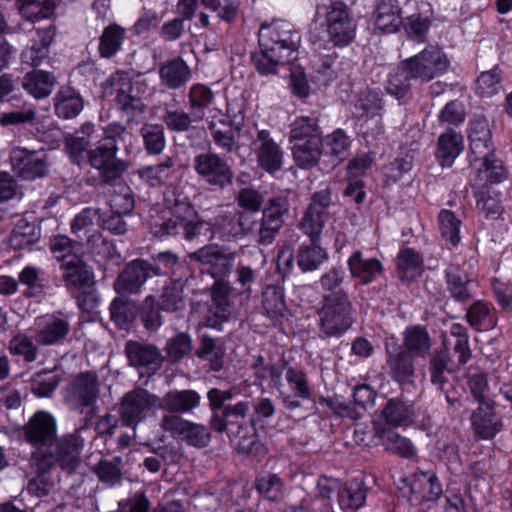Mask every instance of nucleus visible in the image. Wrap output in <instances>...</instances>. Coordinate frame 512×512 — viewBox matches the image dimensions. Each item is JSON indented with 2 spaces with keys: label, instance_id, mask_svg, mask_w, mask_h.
<instances>
[{
  "label": "nucleus",
  "instance_id": "f257e3e1",
  "mask_svg": "<svg viewBox=\"0 0 512 512\" xmlns=\"http://www.w3.org/2000/svg\"><path fill=\"white\" fill-rule=\"evenodd\" d=\"M57 427L56 418L50 412L40 410L23 426L22 437L34 449L33 458L39 461L41 469L58 464L63 469L73 471L80 463L88 420L62 436L57 435Z\"/></svg>",
  "mask_w": 512,
  "mask_h": 512
},
{
  "label": "nucleus",
  "instance_id": "f03ea898",
  "mask_svg": "<svg viewBox=\"0 0 512 512\" xmlns=\"http://www.w3.org/2000/svg\"><path fill=\"white\" fill-rule=\"evenodd\" d=\"M258 42L260 51L251 54L255 69L263 76L275 75L279 66L296 60L301 35L292 23L276 20L261 25Z\"/></svg>",
  "mask_w": 512,
  "mask_h": 512
},
{
  "label": "nucleus",
  "instance_id": "7ed1b4c3",
  "mask_svg": "<svg viewBox=\"0 0 512 512\" xmlns=\"http://www.w3.org/2000/svg\"><path fill=\"white\" fill-rule=\"evenodd\" d=\"M249 411L250 402L239 401L212 413L208 424L214 432L225 433L239 453L257 456L263 447L258 441L255 428L246 420Z\"/></svg>",
  "mask_w": 512,
  "mask_h": 512
},
{
  "label": "nucleus",
  "instance_id": "20e7f679",
  "mask_svg": "<svg viewBox=\"0 0 512 512\" xmlns=\"http://www.w3.org/2000/svg\"><path fill=\"white\" fill-rule=\"evenodd\" d=\"M289 212V201L285 196L268 200L261 217L246 214L245 237L252 238L261 246L273 243L284 224V215Z\"/></svg>",
  "mask_w": 512,
  "mask_h": 512
},
{
  "label": "nucleus",
  "instance_id": "39448f33",
  "mask_svg": "<svg viewBox=\"0 0 512 512\" xmlns=\"http://www.w3.org/2000/svg\"><path fill=\"white\" fill-rule=\"evenodd\" d=\"M352 303L343 289L323 295V305L319 310L320 332L328 338H339L352 326Z\"/></svg>",
  "mask_w": 512,
  "mask_h": 512
},
{
  "label": "nucleus",
  "instance_id": "423d86ee",
  "mask_svg": "<svg viewBox=\"0 0 512 512\" xmlns=\"http://www.w3.org/2000/svg\"><path fill=\"white\" fill-rule=\"evenodd\" d=\"M325 17L329 42L335 47H346L355 38L357 22L349 7L341 1H332L329 5L318 4L315 18Z\"/></svg>",
  "mask_w": 512,
  "mask_h": 512
},
{
  "label": "nucleus",
  "instance_id": "0eeeda50",
  "mask_svg": "<svg viewBox=\"0 0 512 512\" xmlns=\"http://www.w3.org/2000/svg\"><path fill=\"white\" fill-rule=\"evenodd\" d=\"M208 226L203 220H188L164 209L150 214L149 229L151 234L160 239L182 238L192 241Z\"/></svg>",
  "mask_w": 512,
  "mask_h": 512
},
{
  "label": "nucleus",
  "instance_id": "6e6552de",
  "mask_svg": "<svg viewBox=\"0 0 512 512\" xmlns=\"http://www.w3.org/2000/svg\"><path fill=\"white\" fill-rule=\"evenodd\" d=\"M98 397L99 380L97 375L93 372H82L66 388L64 400L70 410L85 414L83 423L87 419L89 429Z\"/></svg>",
  "mask_w": 512,
  "mask_h": 512
},
{
  "label": "nucleus",
  "instance_id": "1a4fd4ad",
  "mask_svg": "<svg viewBox=\"0 0 512 512\" xmlns=\"http://www.w3.org/2000/svg\"><path fill=\"white\" fill-rule=\"evenodd\" d=\"M192 168L198 178L216 190L233 185L234 171L231 164L220 154L207 150L194 155Z\"/></svg>",
  "mask_w": 512,
  "mask_h": 512
},
{
  "label": "nucleus",
  "instance_id": "9d476101",
  "mask_svg": "<svg viewBox=\"0 0 512 512\" xmlns=\"http://www.w3.org/2000/svg\"><path fill=\"white\" fill-rule=\"evenodd\" d=\"M119 148L97 141L87 154V164L98 172V183L108 185L120 179L129 164L117 156Z\"/></svg>",
  "mask_w": 512,
  "mask_h": 512
},
{
  "label": "nucleus",
  "instance_id": "9b49d317",
  "mask_svg": "<svg viewBox=\"0 0 512 512\" xmlns=\"http://www.w3.org/2000/svg\"><path fill=\"white\" fill-rule=\"evenodd\" d=\"M236 255L237 252L229 248L209 244L188 253L186 259L207 266V272L215 281H223L222 279L232 272Z\"/></svg>",
  "mask_w": 512,
  "mask_h": 512
},
{
  "label": "nucleus",
  "instance_id": "f8f14e48",
  "mask_svg": "<svg viewBox=\"0 0 512 512\" xmlns=\"http://www.w3.org/2000/svg\"><path fill=\"white\" fill-rule=\"evenodd\" d=\"M155 407H159L158 396L146 389H133L121 399L119 420L123 426L135 428Z\"/></svg>",
  "mask_w": 512,
  "mask_h": 512
},
{
  "label": "nucleus",
  "instance_id": "ddd939ff",
  "mask_svg": "<svg viewBox=\"0 0 512 512\" xmlns=\"http://www.w3.org/2000/svg\"><path fill=\"white\" fill-rule=\"evenodd\" d=\"M10 163L15 175L22 180L35 181L49 174V157L44 151L17 146L10 152Z\"/></svg>",
  "mask_w": 512,
  "mask_h": 512
},
{
  "label": "nucleus",
  "instance_id": "4468645a",
  "mask_svg": "<svg viewBox=\"0 0 512 512\" xmlns=\"http://www.w3.org/2000/svg\"><path fill=\"white\" fill-rule=\"evenodd\" d=\"M449 296L462 305L473 298V265L464 258L455 256L444 271Z\"/></svg>",
  "mask_w": 512,
  "mask_h": 512
},
{
  "label": "nucleus",
  "instance_id": "2eb2a0df",
  "mask_svg": "<svg viewBox=\"0 0 512 512\" xmlns=\"http://www.w3.org/2000/svg\"><path fill=\"white\" fill-rule=\"evenodd\" d=\"M412 75L421 83H427L446 73L450 61L438 47L428 46L416 55L406 59Z\"/></svg>",
  "mask_w": 512,
  "mask_h": 512
},
{
  "label": "nucleus",
  "instance_id": "dca6fc26",
  "mask_svg": "<svg viewBox=\"0 0 512 512\" xmlns=\"http://www.w3.org/2000/svg\"><path fill=\"white\" fill-rule=\"evenodd\" d=\"M384 345L389 376L400 385L412 383L415 375V357L400 346L395 336L387 337Z\"/></svg>",
  "mask_w": 512,
  "mask_h": 512
},
{
  "label": "nucleus",
  "instance_id": "f3484780",
  "mask_svg": "<svg viewBox=\"0 0 512 512\" xmlns=\"http://www.w3.org/2000/svg\"><path fill=\"white\" fill-rule=\"evenodd\" d=\"M252 151L259 168L268 174H275L282 170L285 152L271 137L268 130H259L252 142Z\"/></svg>",
  "mask_w": 512,
  "mask_h": 512
},
{
  "label": "nucleus",
  "instance_id": "a211bd4d",
  "mask_svg": "<svg viewBox=\"0 0 512 512\" xmlns=\"http://www.w3.org/2000/svg\"><path fill=\"white\" fill-rule=\"evenodd\" d=\"M331 193L328 189L315 192L300 221V229L311 239H319L328 220Z\"/></svg>",
  "mask_w": 512,
  "mask_h": 512
},
{
  "label": "nucleus",
  "instance_id": "6ab92c4d",
  "mask_svg": "<svg viewBox=\"0 0 512 512\" xmlns=\"http://www.w3.org/2000/svg\"><path fill=\"white\" fill-rule=\"evenodd\" d=\"M151 271L149 260H132L125 265L114 282L116 293L120 296L139 294L146 281L154 277Z\"/></svg>",
  "mask_w": 512,
  "mask_h": 512
},
{
  "label": "nucleus",
  "instance_id": "aec40b11",
  "mask_svg": "<svg viewBox=\"0 0 512 512\" xmlns=\"http://www.w3.org/2000/svg\"><path fill=\"white\" fill-rule=\"evenodd\" d=\"M125 354L130 366L138 369L140 374H154L163 363V356L160 350L153 344L139 341H127Z\"/></svg>",
  "mask_w": 512,
  "mask_h": 512
},
{
  "label": "nucleus",
  "instance_id": "412c9836",
  "mask_svg": "<svg viewBox=\"0 0 512 512\" xmlns=\"http://www.w3.org/2000/svg\"><path fill=\"white\" fill-rule=\"evenodd\" d=\"M496 403L484 402L478 404L470 415L471 429L476 438L492 440L503 431L504 423L495 410Z\"/></svg>",
  "mask_w": 512,
  "mask_h": 512
},
{
  "label": "nucleus",
  "instance_id": "4be33fe9",
  "mask_svg": "<svg viewBox=\"0 0 512 512\" xmlns=\"http://www.w3.org/2000/svg\"><path fill=\"white\" fill-rule=\"evenodd\" d=\"M101 220L102 213L100 209L86 207L72 219L70 223L71 232L81 242L85 240L90 249H94L102 241V234L99 231Z\"/></svg>",
  "mask_w": 512,
  "mask_h": 512
},
{
  "label": "nucleus",
  "instance_id": "5701e85b",
  "mask_svg": "<svg viewBox=\"0 0 512 512\" xmlns=\"http://www.w3.org/2000/svg\"><path fill=\"white\" fill-rule=\"evenodd\" d=\"M285 380L291 393L280 392L284 408L295 411L303 407L304 401L312 400V390L306 373L299 368L289 367L285 369Z\"/></svg>",
  "mask_w": 512,
  "mask_h": 512
},
{
  "label": "nucleus",
  "instance_id": "b1692460",
  "mask_svg": "<svg viewBox=\"0 0 512 512\" xmlns=\"http://www.w3.org/2000/svg\"><path fill=\"white\" fill-rule=\"evenodd\" d=\"M112 82L116 86L115 104L118 110L126 117L128 123H138L139 118L146 110L145 103L132 93L133 87L129 79L122 78L117 73L112 77Z\"/></svg>",
  "mask_w": 512,
  "mask_h": 512
},
{
  "label": "nucleus",
  "instance_id": "393cba45",
  "mask_svg": "<svg viewBox=\"0 0 512 512\" xmlns=\"http://www.w3.org/2000/svg\"><path fill=\"white\" fill-rule=\"evenodd\" d=\"M69 332V322L55 314H46L35 319L34 338L39 345H60Z\"/></svg>",
  "mask_w": 512,
  "mask_h": 512
},
{
  "label": "nucleus",
  "instance_id": "a878e982",
  "mask_svg": "<svg viewBox=\"0 0 512 512\" xmlns=\"http://www.w3.org/2000/svg\"><path fill=\"white\" fill-rule=\"evenodd\" d=\"M348 270L352 279L361 285H369L384 277L383 263L376 257H366L360 250L352 252L347 260Z\"/></svg>",
  "mask_w": 512,
  "mask_h": 512
},
{
  "label": "nucleus",
  "instance_id": "bb28decb",
  "mask_svg": "<svg viewBox=\"0 0 512 512\" xmlns=\"http://www.w3.org/2000/svg\"><path fill=\"white\" fill-rule=\"evenodd\" d=\"M55 30L53 26L38 29L31 44L22 51L21 60L23 64L31 67H38L49 62V49L54 40Z\"/></svg>",
  "mask_w": 512,
  "mask_h": 512
},
{
  "label": "nucleus",
  "instance_id": "cd10ccee",
  "mask_svg": "<svg viewBox=\"0 0 512 512\" xmlns=\"http://www.w3.org/2000/svg\"><path fill=\"white\" fill-rule=\"evenodd\" d=\"M188 261H180L179 257L171 251L159 252L151 257L149 266L152 268L151 273L153 276L169 275L172 280L185 279L191 276L190 269L188 268Z\"/></svg>",
  "mask_w": 512,
  "mask_h": 512
},
{
  "label": "nucleus",
  "instance_id": "c85d7f7f",
  "mask_svg": "<svg viewBox=\"0 0 512 512\" xmlns=\"http://www.w3.org/2000/svg\"><path fill=\"white\" fill-rule=\"evenodd\" d=\"M201 402V395L193 389H173L159 398V408L164 412L188 414L199 408Z\"/></svg>",
  "mask_w": 512,
  "mask_h": 512
},
{
  "label": "nucleus",
  "instance_id": "c756f323",
  "mask_svg": "<svg viewBox=\"0 0 512 512\" xmlns=\"http://www.w3.org/2000/svg\"><path fill=\"white\" fill-rule=\"evenodd\" d=\"M491 137L489 123L485 117L477 116L470 121L468 139L470 142L471 159L487 157L495 151Z\"/></svg>",
  "mask_w": 512,
  "mask_h": 512
},
{
  "label": "nucleus",
  "instance_id": "7c9ffc66",
  "mask_svg": "<svg viewBox=\"0 0 512 512\" xmlns=\"http://www.w3.org/2000/svg\"><path fill=\"white\" fill-rule=\"evenodd\" d=\"M160 84L169 90H179L190 80L192 74L187 62L180 56L168 59L160 65Z\"/></svg>",
  "mask_w": 512,
  "mask_h": 512
},
{
  "label": "nucleus",
  "instance_id": "2f4dec72",
  "mask_svg": "<svg viewBox=\"0 0 512 512\" xmlns=\"http://www.w3.org/2000/svg\"><path fill=\"white\" fill-rule=\"evenodd\" d=\"M163 205L164 210L188 220H201L184 186L168 185L163 193Z\"/></svg>",
  "mask_w": 512,
  "mask_h": 512
},
{
  "label": "nucleus",
  "instance_id": "473e14b6",
  "mask_svg": "<svg viewBox=\"0 0 512 512\" xmlns=\"http://www.w3.org/2000/svg\"><path fill=\"white\" fill-rule=\"evenodd\" d=\"M373 22L377 29L393 33L402 24L401 8L398 0H375Z\"/></svg>",
  "mask_w": 512,
  "mask_h": 512
},
{
  "label": "nucleus",
  "instance_id": "72a5a7b5",
  "mask_svg": "<svg viewBox=\"0 0 512 512\" xmlns=\"http://www.w3.org/2000/svg\"><path fill=\"white\" fill-rule=\"evenodd\" d=\"M62 279L68 289L82 290L93 284L94 273L83 256L61 264Z\"/></svg>",
  "mask_w": 512,
  "mask_h": 512
},
{
  "label": "nucleus",
  "instance_id": "f704fd0d",
  "mask_svg": "<svg viewBox=\"0 0 512 512\" xmlns=\"http://www.w3.org/2000/svg\"><path fill=\"white\" fill-rule=\"evenodd\" d=\"M402 336L400 346H403L413 357L425 359L430 354L432 338L425 326L419 324L409 326L403 331Z\"/></svg>",
  "mask_w": 512,
  "mask_h": 512
},
{
  "label": "nucleus",
  "instance_id": "c9c22d12",
  "mask_svg": "<svg viewBox=\"0 0 512 512\" xmlns=\"http://www.w3.org/2000/svg\"><path fill=\"white\" fill-rule=\"evenodd\" d=\"M414 500L435 502L442 495V486L433 471H419L414 474L410 484Z\"/></svg>",
  "mask_w": 512,
  "mask_h": 512
},
{
  "label": "nucleus",
  "instance_id": "e433bc0d",
  "mask_svg": "<svg viewBox=\"0 0 512 512\" xmlns=\"http://www.w3.org/2000/svg\"><path fill=\"white\" fill-rule=\"evenodd\" d=\"M53 101L56 116L64 120L76 118L84 107V101L80 93L69 86L61 87L55 94Z\"/></svg>",
  "mask_w": 512,
  "mask_h": 512
},
{
  "label": "nucleus",
  "instance_id": "4c0bfd02",
  "mask_svg": "<svg viewBox=\"0 0 512 512\" xmlns=\"http://www.w3.org/2000/svg\"><path fill=\"white\" fill-rule=\"evenodd\" d=\"M465 319L475 331H489L497 324L494 306L484 300H476L466 308Z\"/></svg>",
  "mask_w": 512,
  "mask_h": 512
},
{
  "label": "nucleus",
  "instance_id": "58836bf2",
  "mask_svg": "<svg viewBox=\"0 0 512 512\" xmlns=\"http://www.w3.org/2000/svg\"><path fill=\"white\" fill-rule=\"evenodd\" d=\"M368 487L360 478L346 481L338 491L340 507L346 511H356L364 506L367 498Z\"/></svg>",
  "mask_w": 512,
  "mask_h": 512
},
{
  "label": "nucleus",
  "instance_id": "ea45409f",
  "mask_svg": "<svg viewBox=\"0 0 512 512\" xmlns=\"http://www.w3.org/2000/svg\"><path fill=\"white\" fill-rule=\"evenodd\" d=\"M214 226L223 241L245 238L246 214L224 211L214 219Z\"/></svg>",
  "mask_w": 512,
  "mask_h": 512
},
{
  "label": "nucleus",
  "instance_id": "a19ab883",
  "mask_svg": "<svg viewBox=\"0 0 512 512\" xmlns=\"http://www.w3.org/2000/svg\"><path fill=\"white\" fill-rule=\"evenodd\" d=\"M174 158L167 156L154 165L143 166L135 172L139 179L150 187L164 185L175 172Z\"/></svg>",
  "mask_w": 512,
  "mask_h": 512
},
{
  "label": "nucleus",
  "instance_id": "79ce46f5",
  "mask_svg": "<svg viewBox=\"0 0 512 512\" xmlns=\"http://www.w3.org/2000/svg\"><path fill=\"white\" fill-rule=\"evenodd\" d=\"M412 81H417L412 75L408 62L401 61L398 66L389 73L386 91L398 100L404 99L412 89Z\"/></svg>",
  "mask_w": 512,
  "mask_h": 512
},
{
  "label": "nucleus",
  "instance_id": "37998d69",
  "mask_svg": "<svg viewBox=\"0 0 512 512\" xmlns=\"http://www.w3.org/2000/svg\"><path fill=\"white\" fill-rule=\"evenodd\" d=\"M319 239H311L302 243L297 250L296 260L302 272H312L328 259L327 251L318 244Z\"/></svg>",
  "mask_w": 512,
  "mask_h": 512
},
{
  "label": "nucleus",
  "instance_id": "c03bdc74",
  "mask_svg": "<svg viewBox=\"0 0 512 512\" xmlns=\"http://www.w3.org/2000/svg\"><path fill=\"white\" fill-rule=\"evenodd\" d=\"M451 358L446 350L435 351L429 359L428 373L431 384L437 390H443L446 386H451L450 367Z\"/></svg>",
  "mask_w": 512,
  "mask_h": 512
},
{
  "label": "nucleus",
  "instance_id": "a18cd8bd",
  "mask_svg": "<svg viewBox=\"0 0 512 512\" xmlns=\"http://www.w3.org/2000/svg\"><path fill=\"white\" fill-rule=\"evenodd\" d=\"M23 88L34 98L43 99L48 97L55 85V76L44 70H33L26 73L23 79Z\"/></svg>",
  "mask_w": 512,
  "mask_h": 512
},
{
  "label": "nucleus",
  "instance_id": "49530a36",
  "mask_svg": "<svg viewBox=\"0 0 512 512\" xmlns=\"http://www.w3.org/2000/svg\"><path fill=\"white\" fill-rule=\"evenodd\" d=\"M161 120L164 127L172 133H188L193 128V123L200 121L193 113L171 104H164Z\"/></svg>",
  "mask_w": 512,
  "mask_h": 512
},
{
  "label": "nucleus",
  "instance_id": "de8ad7c7",
  "mask_svg": "<svg viewBox=\"0 0 512 512\" xmlns=\"http://www.w3.org/2000/svg\"><path fill=\"white\" fill-rule=\"evenodd\" d=\"M289 139L291 143L322 140L318 116L311 114L297 117L291 124Z\"/></svg>",
  "mask_w": 512,
  "mask_h": 512
},
{
  "label": "nucleus",
  "instance_id": "09e8293b",
  "mask_svg": "<svg viewBox=\"0 0 512 512\" xmlns=\"http://www.w3.org/2000/svg\"><path fill=\"white\" fill-rule=\"evenodd\" d=\"M414 414L413 405L400 398L389 399L382 411L385 423L393 427L412 423Z\"/></svg>",
  "mask_w": 512,
  "mask_h": 512
},
{
  "label": "nucleus",
  "instance_id": "8fccbe9b",
  "mask_svg": "<svg viewBox=\"0 0 512 512\" xmlns=\"http://www.w3.org/2000/svg\"><path fill=\"white\" fill-rule=\"evenodd\" d=\"M376 435L386 451L403 458H411L416 455L417 449L411 440L394 430L377 429Z\"/></svg>",
  "mask_w": 512,
  "mask_h": 512
},
{
  "label": "nucleus",
  "instance_id": "3c124183",
  "mask_svg": "<svg viewBox=\"0 0 512 512\" xmlns=\"http://www.w3.org/2000/svg\"><path fill=\"white\" fill-rule=\"evenodd\" d=\"M18 286H24L22 294L26 298L40 297L46 293L49 288L48 280L44 273L37 267L26 266L18 275Z\"/></svg>",
  "mask_w": 512,
  "mask_h": 512
},
{
  "label": "nucleus",
  "instance_id": "603ef678",
  "mask_svg": "<svg viewBox=\"0 0 512 512\" xmlns=\"http://www.w3.org/2000/svg\"><path fill=\"white\" fill-rule=\"evenodd\" d=\"M145 152L149 156H158L166 148L165 127L159 123H144L139 130Z\"/></svg>",
  "mask_w": 512,
  "mask_h": 512
},
{
  "label": "nucleus",
  "instance_id": "864d4df0",
  "mask_svg": "<svg viewBox=\"0 0 512 512\" xmlns=\"http://www.w3.org/2000/svg\"><path fill=\"white\" fill-rule=\"evenodd\" d=\"M351 140L343 129H336L322 139V152L332 157L333 165H338L349 156Z\"/></svg>",
  "mask_w": 512,
  "mask_h": 512
},
{
  "label": "nucleus",
  "instance_id": "5fc2aeb1",
  "mask_svg": "<svg viewBox=\"0 0 512 512\" xmlns=\"http://www.w3.org/2000/svg\"><path fill=\"white\" fill-rule=\"evenodd\" d=\"M49 248L53 257L61 264L83 256L82 242L72 240L66 235H56L50 239Z\"/></svg>",
  "mask_w": 512,
  "mask_h": 512
},
{
  "label": "nucleus",
  "instance_id": "6e6d98bb",
  "mask_svg": "<svg viewBox=\"0 0 512 512\" xmlns=\"http://www.w3.org/2000/svg\"><path fill=\"white\" fill-rule=\"evenodd\" d=\"M199 359L209 361V369L219 372L223 369L225 363V348L216 339L203 335L200 338V345L195 351Z\"/></svg>",
  "mask_w": 512,
  "mask_h": 512
},
{
  "label": "nucleus",
  "instance_id": "4d7b16f0",
  "mask_svg": "<svg viewBox=\"0 0 512 512\" xmlns=\"http://www.w3.org/2000/svg\"><path fill=\"white\" fill-rule=\"evenodd\" d=\"M126 30L118 24L105 27L99 37L98 52L102 58L111 59L122 48Z\"/></svg>",
  "mask_w": 512,
  "mask_h": 512
},
{
  "label": "nucleus",
  "instance_id": "13d9d810",
  "mask_svg": "<svg viewBox=\"0 0 512 512\" xmlns=\"http://www.w3.org/2000/svg\"><path fill=\"white\" fill-rule=\"evenodd\" d=\"M463 149L462 136L452 130L438 138L436 157L443 167H450Z\"/></svg>",
  "mask_w": 512,
  "mask_h": 512
},
{
  "label": "nucleus",
  "instance_id": "bf43d9fd",
  "mask_svg": "<svg viewBox=\"0 0 512 512\" xmlns=\"http://www.w3.org/2000/svg\"><path fill=\"white\" fill-rule=\"evenodd\" d=\"M263 313L273 321L283 318L287 312L284 289L280 286H267L262 292Z\"/></svg>",
  "mask_w": 512,
  "mask_h": 512
},
{
  "label": "nucleus",
  "instance_id": "052dcab7",
  "mask_svg": "<svg viewBox=\"0 0 512 512\" xmlns=\"http://www.w3.org/2000/svg\"><path fill=\"white\" fill-rule=\"evenodd\" d=\"M292 155L296 165L301 169L314 167L322 154V140L292 143Z\"/></svg>",
  "mask_w": 512,
  "mask_h": 512
},
{
  "label": "nucleus",
  "instance_id": "680f3d73",
  "mask_svg": "<svg viewBox=\"0 0 512 512\" xmlns=\"http://www.w3.org/2000/svg\"><path fill=\"white\" fill-rule=\"evenodd\" d=\"M423 259L412 248H404L397 255V273L401 281H412L422 274Z\"/></svg>",
  "mask_w": 512,
  "mask_h": 512
},
{
  "label": "nucleus",
  "instance_id": "e2e57ef3",
  "mask_svg": "<svg viewBox=\"0 0 512 512\" xmlns=\"http://www.w3.org/2000/svg\"><path fill=\"white\" fill-rule=\"evenodd\" d=\"M213 314L222 321L227 320L234 312L231 301V286L225 281H215L212 287Z\"/></svg>",
  "mask_w": 512,
  "mask_h": 512
},
{
  "label": "nucleus",
  "instance_id": "0e129e2a",
  "mask_svg": "<svg viewBox=\"0 0 512 512\" xmlns=\"http://www.w3.org/2000/svg\"><path fill=\"white\" fill-rule=\"evenodd\" d=\"M476 208L486 219H497L502 211L500 194L489 186H482L475 194Z\"/></svg>",
  "mask_w": 512,
  "mask_h": 512
},
{
  "label": "nucleus",
  "instance_id": "69168bd1",
  "mask_svg": "<svg viewBox=\"0 0 512 512\" xmlns=\"http://www.w3.org/2000/svg\"><path fill=\"white\" fill-rule=\"evenodd\" d=\"M64 150L70 162L78 167L87 164V154L91 149V139L79 133H66L63 136Z\"/></svg>",
  "mask_w": 512,
  "mask_h": 512
},
{
  "label": "nucleus",
  "instance_id": "338daca9",
  "mask_svg": "<svg viewBox=\"0 0 512 512\" xmlns=\"http://www.w3.org/2000/svg\"><path fill=\"white\" fill-rule=\"evenodd\" d=\"M20 15L27 21L38 22L51 17L56 8L55 0H16Z\"/></svg>",
  "mask_w": 512,
  "mask_h": 512
},
{
  "label": "nucleus",
  "instance_id": "774afa93",
  "mask_svg": "<svg viewBox=\"0 0 512 512\" xmlns=\"http://www.w3.org/2000/svg\"><path fill=\"white\" fill-rule=\"evenodd\" d=\"M123 459L120 456L102 458L94 468L99 481L107 487L119 485L122 481Z\"/></svg>",
  "mask_w": 512,
  "mask_h": 512
}]
</instances>
